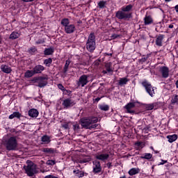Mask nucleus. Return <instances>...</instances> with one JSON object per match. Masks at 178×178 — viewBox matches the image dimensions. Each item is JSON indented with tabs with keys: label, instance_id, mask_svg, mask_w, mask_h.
<instances>
[{
	"label": "nucleus",
	"instance_id": "dca6fc26",
	"mask_svg": "<svg viewBox=\"0 0 178 178\" xmlns=\"http://www.w3.org/2000/svg\"><path fill=\"white\" fill-rule=\"evenodd\" d=\"M28 115L29 116H30V118H33L35 119L38 118V115H40V112H38V110L35 108H31L28 112Z\"/></svg>",
	"mask_w": 178,
	"mask_h": 178
},
{
	"label": "nucleus",
	"instance_id": "aec40b11",
	"mask_svg": "<svg viewBox=\"0 0 178 178\" xmlns=\"http://www.w3.org/2000/svg\"><path fill=\"white\" fill-rule=\"evenodd\" d=\"M163 38L165 36L163 35H159L156 38V45L157 47H162L163 42Z\"/></svg>",
	"mask_w": 178,
	"mask_h": 178
},
{
	"label": "nucleus",
	"instance_id": "a19ab883",
	"mask_svg": "<svg viewBox=\"0 0 178 178\" xmlns=\"http://www.w3.org/2000/svg\"><path fill=\"white\" fill-rule=\"evenodd\" d=\"M55 163H56L55 162V160H49L47 161V165H49L50 166H54V165H55Z\"/></svg>",
	"mask_w": 178,
	"mask_h": 178
},
{
	"label": "nucleus",
	"instance_id": "473e14b6",
	"mask_svg": "<svg viewBox=\"0 0 178 178\" xmlns=\"http://www.w3.org/2000/svg\"><path fill=\"white\" fill-rule=\"evenodd\" d=\"M172 105H178V95H174L171 99Z\"/></svg>",
	"mask_w": 178,
	"mask_h": 178
},
{
	"label": "nucleus",
	"instance_id": "a878e982",
	"mask_svg": "<svg viewBox=\"0 0 178 178\" xmlns=\"http://www.w3.org/2000/svg\"><path fill=\"white\" fill-rule=\"evenodd\" d=\"M128 173L129 176H134V175H138V173H140V168H133L129 170Z\"/></svg>",
	"mask_w": 178,
	"mask_h": 178
},
{
	"label": "nucleus",
	"instance_id": "0e129e2a",
	"mask_svg": "<svg viewBox=\"0 0 178 178\" xmlns=\"http://www.w3.org/2000/svg\"><path fill=\"white\" fill-rule=\"evenodd\" d=\"M165 2H170V1H172V0H165Z\"/></svg>",
	"mask_w": 178,
	"mask_h": 178
},
{
	"label": "nucleus",
	"instance_id": "b1692460",
	"mask_svg": "<svg viewBox=\"0 0 178 178\" xmlns=\"http://www.w3.org/2000/svg\"><path fill=\"white\" fill-rule=\"evenodd\" d=\"M73 173H74L76 177L81 178L84 177V175L87 176L88 173H86L84 171H81L80 170H74Z\"/></svg>",
	"mask_w": 178,
	"mask_h": 178
},
{
	"label": "nucleus",
	"instance_id": "5701e85b",
	"mask_svg": "<svg viewBox=\"0 0 178 178\" xmlns=\"http://www.w3.org/2000/svg\"><path fill=\"white\" fill-rule=\"evenodd\" d=\"M70 63H72V60H70V59H67L65 61V64L63 70V73H64V74H66V73H67L69 70V66H70Z\"/></svg>",
	"mask_w": 178,
	"mask_h": 178
},
{
	"label": "nucleus",
	"instance_id": "5fc2aeb1",
	"mask_svg": "<svg viewBox=\"0 0 178 178\" xmlns=\"http://www.w3.org/2000/svg\"><path fill=\"white\" fill-rule=\"evenodd\" d=\"M95 101L96 102H99V101H101V97H97V98H96V99H95Z\"/></svg>",
	"mask_w": 178,
	"mask_h": 178
},
{
	"label": "nucleus",
	"instance_id": "2eb2a0df",
	"mask_svg": "<svg viewBox=\"0 0 178 178\" xmlns=\"http://www.w3.org/2000/svg\"><path fill=\"white\" fill-rule=\"evenodd\" d=\"M136 107V102H129L127 105H125L124 108L127 109L128 113H135L136 111L133 109V108Z\"/></svg>",
	"mask_w": 178,
	"mask_h": 178
},
{
	"label": "nucleus",
	"instance_id": "423d86ee",
	"mask_svg": "<svg viewBox=\"0 0 178 178\" xmlns=\"http://www.w3.org/2000/svg\"><path fill=\"white\" fill-rule=\"evenodd\" d=\"M25 173L27 174V176L29 177H33V175L38 173V170H37V165L33 162H30L27 165L24 166Z\"/></svg>",
	"mask_w": 178,
	"mask_h": 178
},
{
	"label": "nucleus",
	"instance_id": "4c0bfd02",
	"mask_svg": "<svg viewBox=\"0 0 178 178\" xmlns=\"http://www.w3.org/2000/svg\"><path fill=\"white\" fill-rule=\"evenodd\" d=\"M99 109L101 111H104L105 112L109 111V106L108 105H101L99 106Z\"/></svg>",
	"mask_w": 178,
	"mask_h": 178
},
{
	"label": "nucleus",
	"instance_id": "72a5a7b5",
	"mask_svg": "<svg viewBox=\"0 0 178 178\" xmlns=\"http://www.w3.org/2000/svg\"><path fill=\"white\" fill-rule=\"evenodd\" d=\"M97 6L99 9H105V8H106V1H100L99 3H97Z\"/></svg>",
	"mask_w": 178,
	"mask_h": 178
},
{
	"label": "nucleus",
	"instance_id": "4468645a",
	"mask_svg": "<svg viewBox=\"0 0 178 178\" xmlns=\"http://www.w3.org/2000/svg\"><path fill=\"white\" fill-rule=\"evenodd\" d=\"M95 159L98 161H102V162H105V161H107V159H109V154L108 153H97L95 155Z\"/></svg>",
	"mask_w": 178,
	"mask_h": 178
},
{
	"label": "nucleus",
	"instance_id": "9d476101",
	"mask_svg": "<svg viewBox=\"0 0 178 178\" xmlns=\"http://www.w3.org/2000/svg\"><path fill=\"white\" fill-rule=\"evenodd\" d=\"M93 166H92V172L95 175L98 173H101L102 172V167L101 166V162L98 160H95L92 161Z\"/></svg>",
	"mask_w": 178,
	"mask_h": 178
},
{
	"label": "nucleus",
	"instance_id": "13d9d810",
	"mask_svg": "<svg viewBox=\"0 0 178 178\" xmlns=\"http://www.w3.org/2000/svg\"><path fill=\"white\" fill-rule=\"evenodd\" d=\"M2 41H3L2 36L0 35V45H1V44H2Z\"/></svg>",
	"mask_w": 178,
	"mask_h": 178
},
{
	"label": "nucleus",
	"instance_id": "f704fd0d",
	"mask_svg": "<svg viewBox=\"0 0 178 178\" xmlns=\"http://www.w3.org/2000/svg\"><path fill=\"white\" fill-rule=\"evenodd\" d=\"M44 65H45V66H47V67H50L51 65H52V59L51 58L45 59L44 60Z\"/></svg>",
	"mask_w": 178,
	"mask_h": 178
},
{
	"label": "nucleus",
	"instance_id": "e433bc0d",
	"mask_svg": "<svg viewBox=\"0 0 178 178\" xmlns=\"http://www.w3.org/2000/svg\"><path fill=\"white\" fill-rule=\"evenodd\" d=\"M149 56H151V54H147L146 56H144L142 58L139 60L140 63H144L145 62H147Z\"/></svg>",
	"mask_w": 178,
	"mask_h": 178
},
{
	"label": "nucleus",
	"instance_id": "3c124183",
	"mask_svg": "<svg viewBox=\"0 0 178 178\" xmlns=\"http://www.w3.org/2000/svg\"><path fill=\"white\" fill-rule=\"evenodd\" d=\"M9 119L12 120V119H15V115L13 114L10 115L8 117Z\"/></svg>",
	"mask_w": 178,
	"mask_h": 178
},
{
	"label": "nucleus",
	"instance_id": "ea45409f",
	"mask_svg": "<svg viewBox=\"0 0 178 178\" xmlns=\"http://www.w3.org/2000/svg\"><path fill=\"white\" fill-rule=\"evenodd\" d=\"M13 115H14V118H17V119H20V118H22V114L19 112H14L13 113Z\"/></svg>",
	"mask_w": 178,
	"mask_h": 178
},
{
	"label": "nucleus",
	"instance_id": "c756f323",
	"mask_svg": "<svg viewBox=\"0 0 178 178\" xmlns=\"http://www.w3.org/2000/svg\"><path fill=\"white\" fill-rule=\"evenodd\" d=\"M41 141L43 143V144H49V143H51V138L47 135H44L41 138Z\"/></svg>",
	"mask_w": 178,
	"mask_h": 178
},
{
	"label": "nucleus",
	"instance_id": "412c9836",
	"mask_svg": "<svg viewBox=\"0 0 178 178\" xmlns=\"http://www.w3.org/2000/svg\"><path fill=\"white\" fill-rule=\"evenodd\" d=\"M91 156H86L85 157H83V159H81V157L77 159V163H87L90 161H91Z\"/></svg>",
	"mask_w": 178,
	"mask_h": 178
},
{
	"label": "nucleus",
	"instance_id": "052dcab7",
	"mask_svg": "<svg viewBox=\"0 0 178 178\" xmlns=\"http://www.w3.org/2000/svg\"><path fill=\"white\" fill-rule=\"evenodd\" d=\"M150 149H152V151L155 150V149H154V147H152V146L150 147Z\"/></svg>",
	"mask_w": 178,
	"mask_h": 178
},
{
	"label": "nucleus",
	"instance_id": "f257e3e1",
	"mask_svg": "<svg viewBox=\"0 0 178 178\" xmlns=\"http://www.w3.org/2000/svg\"><path fill=\"white\" fill-rule=\"evenodd\" d=\"M133 9V5L129 4L127 6H122L121 10H118L115 13V17L119 20H129L133 17V13H130Z\"/></svg>",
	"mask_w": 178,
	"mask_h": 178
},
{
	"label": "nucleus",
	"instance_id": "c9c22d12",
	"mask_svg": "<svg viewBox=\"0 0 178 178\" xmlns=\"http://www.w3.org/2000/svg\"><path fill=\"white\" fill-rule=\"evenodd\" d=\"M141 159L149 160L152 158V154L151 153H145L144 156H140Z\"/></svg>",
	"mask_w": 178,
	"mask_h": 178
},
{
	"label": "nucleus",
	"instance_id": "de8ad7c7",
	"mask_svg": "<svg viewBox=\"0 0 178 178\" xmlns=\"http://www.w3.org/2000/svg\"><path fill=\"white\" fill-rule=\"evenodd\" d=\"M62 127H63V129H65V130H66V129H69V124L68 123L63 124Z\"/></svg>",
	"mask_w": 178,
	"mask_h": 178
},
{
	"label": "nucleus",
	"instance_id": "58836bf2",
	"mask_svg": "<svg viewBox=\"0 0 178 178\" xmlns=\"http://www.w3.org/2000/svg\"><path fill=\"white\" fill-rule=\"evenodd\" d=\"M28 52L33 55V54H35V52H37V48H35V47H32L29 49Z\"/></svg>",
	"mask_w": 178,
	"mask_h": 178
},
{
	"label": "nucleus",
	"instance_id": "0eeeda50",
	"mask_svg": "<svg viewBox=\"0 0 178 178\" xmlns=\"http://www.w3.org/2000/svg\"><path fill=\"white\" fill-rule=\"evenodd\" d=\"M142 86L145 89L146 92L150 97H154L155 95V90H154V87L151 85L149 82H148L147 80H145L142 82Z\"/></svg>",
	"mask_w": 178,
	"mask_h": 178
},
{
	"label": "nucleus",
	"instance_id": "c03bdc74",
	"mask_svg": "<svg viewBox=\"0 0 178 178\" xmlns=\"http://www.w3.org/2000/svg\"><path fill=\"white\" fill-rule=\"evenodd\" d=\"M135 145H136V147H138V148H143L144 147V145L143 144V142H136L135 143Z\"/></svg>",
	"mask_w": 178,
	"mask_h": 178
},
{
	"label": "nucleus",
	"instance_id": "bf43d9fd",
	"mask_svg": "<svg viewBox=\"0 0 178 178\" xmlns=\"http://www.w3.org/2000/svg\"><path fill=\"white\" fill-rule=\"evenodd\" d=\"M77 23H78L79 24H81V23H83V22H82L81 20H79V21L77 22Z\"/></svg>",
	"mask_w": 178,
	"mask_h": 178
},
{
	"label": "nucleus",
	"instance_id": "09e8293b",
	"mask_svg": "<svg viewBox=\"0 0 178 178\" xmlns=\"http://www.w3.org/2000/svg\"><path fill=\"white\" fill-rule=\"evenodd\" d=\"M168 161L166 160H161V162L159 163V165H165V163H167Z\"/></svg>",
	"mask_w": 178,
	"mask_h": 178
},
{
	"label": "nucleus",
	"instance_id": "37998d69",
	"mask_svg": "<svg viewBox=\"0 0 178 178\" xmlns=\"http://www.w3.org/2000/svg\"><path fill=\"white\" fill-rule=\"evenodd\" d=\"M57 87L59 90H61V91H63V92H64L65 90V86H63V85H62V83L57 84Z\"/></svg>",
	"mask_w": 178,
	"mask_h": 178
},
{
	"label": "nucleus",
	"instance_id": "bb28decb",
	"mask_svg": "<svg viewBox=\"0 0 178 178\" xmlns=\"http://www.w3.org/2000/svg\"><path fill=\"white\" fill-rule=\"evenodd\" d=\"M106 70H103L102 73L104 74H106V73H112L113 70H112V68H111V63H108L105 65Z\"/></svg>",
	"mask_w": 178,
	"mask_h": 178
},
{
	"label": "nucleus",
	"instance_id": "f03ea898",
	"mask_svg": "<svg viewBox=\"0 0 178 178\" xmlns=\"http://www.w3.org/2000/svg\"><path fill=\"white\" fill-rule=\"evenodd\" d=\"M83 129L91 130V129H97L98 124V118H83L79 121Z\"/></svg>",
	"mask_w": 178,
	"mask_h": 178
},
{
	"label": "nucleus",
	"instance_id": "9b49d317",
	"mask_svg": "<svg viewBox=\"0 0 178 178\" xmlns=\"http://www.w3.org/2000/svg\"><path fill=\"white\" fill-rule=\"evenodd\" d=\"M62 105L65 109H69V108L74 106V105H76V102L74 100L72 99V98H67L63 101Z\"/></svg>",
	"mask_w": 178,
	"mask_h": 178
},
{
	"label": "nucleus",
	"instance_id": "ddd939ff",
	"mask_svg": "<svg viewBox=\"0 0 178 178\" xmlns=\"http://www.w3.org/2000/svg\"><path fill=\"white\" fill-rule=\"evenodd\" d=\"M161 103L159 102H154L152 104H145V107L146 111H152V109H158L160 108Z\"/></svg>",
	"mask_w": 178,
	"mask_h": 178
},
{
	"label": "nucleus",
	"instance_id": "6e6552de",
	"mask_svg": "<svg viewBox=\"0 0 178 178\" xmlns=\"http://www.w3.org/2000/svg\"><path fill=\"white\" fill-rule=\"evenodd\" d=\"M88 77H90V75L88 74H83L81 76L76 83L78 87H84L85 86H87L89 83Z\"/></svg>",
	"mask_w": 178,
	"mask_h": 178
},
{
	"label": "nucleus",
	"instance_id": "680f3d73",
	"mask_svg": "<svg viewBox=\"0 0 178 178\" xmlns=\"http://www.w3.org/2000/svg\"><path fill=\"white\" fill-rule=\"evenodd\" d=\"M154 151V154H158V150H153Z\"/></svg>",
	"mask_w": 178,
	"mask_h": 178
},
{
	"label": "nucleus",
	"instance_id": "393cba45",
	"mask_svg": "<svg viewBox=\"0 0 178 178\" xmlns=\"http://www.w3.org/2000/svg\"><path fill=\"white\" fill-rule=\"evenodd\" d=\"M54 52H55V48H54V47H50L49 48H46L44 51V54L46 56L54 55Z\"/></svg>",
	"mask_w": 178,
	"mask_h": 178
},
{
	"label": "nucleus",
	"instance_id": "39448f33",
	"mask_svg": "<svg viewBox=\"0 0 178 178\" xmlns=\"http://www.w3.org/2000/svg\"><path fill=\"white\" fill-rule=\"evenodd\" d=\"M95 34L94 33H90L88 40L86 42V49L88 52H94L95 51Z\"/></svg>",
	"mask_w": 178,
	"mask_h": 178
},
{
	"label": "nucleus",
	"instance_id": "603ef678",
	"mask_svg": "<svg viewBox=\"0 0 178 178\" xmlns=\"http://www.w3.org/2000/svg\"><path fill=\"white\" fill-rule=\"evenodd\" d=\"M174 8H175V12H176L177 13H178V4L176 5Z\"/></svg>",
	"mask_w": 178,
	"mask_h": 178
},
{
	"label": "nucleus",
	"instance_id": "f8f14e48",
	"mask_svg": "<svg viewBox=\"0 0 178 178\" xmlns=\"http://www.w3.org/2000/svg\"><path fill=\"white\" fill-rule=\"evenodd\" d=\"M159 72L162 74L163 79H168L169 77V68L166 66H159Z\"/></svg>",
	"mask_w": 178,
	"mask_h": 178
},
{
	"label": "nucleus",
	"instance_id": "f3484780",
	"mask_svg": "<svg viewBox=\"0 0 178 178\" xmlns=\"http://www.w3.org/2000/svg\"><path fill=\"white\" fill-rule=\"evenodd\" d=\"M0 69L3 73H6V74L12 73V67H9L8 65H1Z\"/></svg>",
	"mask_w": 178,
	"mask_h": 178
},
{
	"label": "nucleus",
	"instance_id": "a211bd4d",
	"mask_svg": "<svg viewBox=\"0 0 178 178\" xmlns=\"http://www.w3.org/2000/svg\"><path fill=\"white\" fill-rule=\"evenodd\" d=\"M45 70V67L38 65L33 67V72L35 74H39L40 73H42Z\"/></svg>",
	"mask_w": 178,
	"mask_h": 178
},
{
	"label": "nucleus",
	"instance_id": "7ed1b4c3",
	"mask_svg": "<svg viewBox=\"0 0 178 178\" xmlns=\"http://www.w3.org/2000/svg\"><path fill=\"white\" fill-rule=\"evenodd\" d=\"M3 144L7 151H16L17 149L18 144L16 136H11L6 139Z\"/></svg>",
	"mask_w": 178,
	"mask_h": 178
},
{
	"label": "nucleus",
	"instance_id": "8fccbe9b",
	"mask_svg": "<svg viewBox=\"0 0 178 178\" xmlns=\"http://www.w3.org/2000/svg\"><path fill=\"white\" fill-rule=\"evenodd\" d=\"M44 43V41H42V40H39L38 41H36L35 44H43Z\"/></svg>",
	"mask_w": 178,
	"mask_h": 178
},
{
	"label": "nucleus",
	"instance_id": "4d7b16f0",
	"mask_svg": "<svg viewBox=\"0 0 178 178\" xmlns=\"http://www.w3.org/2000/svg\"><path fill=\"white\" fill-rule=\"evenodd\" d=\"M107 166L108 168H111V166H112V163H107Z\"/></svg>",
	"mask_w": 178,
	"mask_h": 178
},
{
	"label": "nucleus",
	"instance_id": "1a4fd4ad",
	"mask_svg": "<svg viewBox=\"0 0 178 178\" xmlns=\"http://www.w3.org/2000/svg\"><path fill=\"white\" fill-rule=\"evenodd\" d=\"M35 83H38V87L42 88L48 84V77L47 76H40L34 80Z\"/></svg>",
	"mask_w": 178,
	"mask_h": 178
},
{
	"label": "nucleus",
	"instance_id": "2f4dec72",
	"mask_svg": "<svg viewBox=\"0 0 178 178\" xmlns=\"http://www.w3.org/2000/svg\"><path fill=\"white\" fill-rule=\"evenodd\" d=\"M167 138L170 143H175L177 140V135H170L167 136Z\"/></svg>",
	"mask_w": 178,
	"mask_h": 178
},
{
	"label": "nucleus",
	"instance_id": "c85d7f7f",
	"mask_svg": "<svg viewBox=\"0 0 178 178\" xmlns=\"http://www.w3.org/2000/svg\"><path fill=\"white\" fill-rule=\"evenodd\" d=\"M20 37V33L13 31L10 35V40H16Z\"/></svg>",
	"mask_w": 178,
	"mask_h": 178
},
{
	"label": "nucleus",
	"instance_id": "864d4df0",
	"mask_svg": "<svg viewBox=\"0 0 178 178\" xmlns=\"http://www.w3.org/2000/svg\"><path fill=\"white\" fill-rule=\"evenodd\" d=\"M23 2H33L34 0H22Z\"/></svg>",
	"mask_w": 178,
	"mask_h": 178
},
{
	"label": "nucleus",
	"instance_id": "6e6d98bb",
	"mask_svg": "<svg viewBox=\"0 0 178 178\" xmlns=\"http://www.w3.org/2000/svg\"><path fill=\"white\" fill-rule=\"evenodd\" d=\"M174 26H173V24H171L168 26V28L169 29H173Z\"/></svg>",
	"mask_w": 178,
	"mask_h": 178
},
{
	"label": "nucleus",
	"instance_id": "cd10ccee",
	"mask_svg": "<svg viewBox=\"0 0 178 178\" xmlns=\"http://www.w3.org/2000/svg\"><path fill=\"white\" fill-rule=\"evenodd\" d=\"M42 152H44V154H49V155H52V154H55V149L45 147L42 149Z\"/></svg>",
	"mask_w": 178,
	"mask_h": 178
},
{
	"label": "nucleus",
	"instance_id": "6ab92c4d",
	"mask_svg": "<svg viewBox=\"0 0 178 178\" xmlns=\"http://www.w3.org/2000/svg\"><path fill=\"white\" fill-rule=\"evenodd\" d=\"M154 23V19L151 15H145L144 17V24L145 26H149V24H152Z\"/></svg>",
	"mask_w": 178,
	"mask_h": 178
},
{
	"label": "nucleus",
	"instance_id": "e2e57ef3",
	"mask_svg": "<svg viewBox=\"0 0 178 178\" xmlns=\"http://www.w3.org/2000/svg\"><path fill=\"white\" fill-rule=\"evenodd\" d=\"M120 178H126V175H123L122 177H120Z\"/></svg>",
	"mask_w": 178,
	"mask_h": 178
},
{
	"label": "nucleus",
	"instance_id": "4be33fe9",
	"mask_svg": "<svg viewBox=\"0 0 178 178\" xmlns=\"http://www.w3.org/2000/svg\"><path fill=\"white\" fill-rule=\"evenodd\" d=\"M129 81H130V80L127 77L120 78L118 80V85L122 87L123 86H126Z\"/></svg>",
	"mask_w": 178,
	"mask_h": 178
},
{
	"label": "nucleus",
	"instance_id": "79ce46f5",
	"mask_svg": "<svg viewBox=\"0 0 178 178\" xmlns=\"http://www.w3.org/2000/svg\"><path fill=\"white\" fill-rule=\"evenodd\" d=\"M73 129L74 131H79V130H80V125L79 124H75L73 125Z\"/></svg>",
	"mask_w": 178,
	"mask_h": 178
},
{
	"label": "nucleus",
	"instance_id": "7c9ffc66",
	"mask_svg": "<svg viewBox=\"0 0 178 178\" xmlns=\"http://www.w3.org/2000/svg\"><path fill=\"white\" fill-rule=\"evenodd\" d=\"M34 74H35V73L34 72V70H27L25 73H24V77H26V79H30V77H33V76H34Z\"/></svg>",
	"mask_w": 178,
	"mask_h": 178
},
{
	"label": "nucleus",
	"instance_id": "69168bd1",
	"mask_svg": "<svg viewBox=\"0 0 178 178\" xmlns=\"http://www.w3.org/2000/svg\"><path fill=\"white\" fill-rule=\"evenodd\" d=\"M109 56H112V54L111 53V54H108Z\"/></svg>",
	"mask_w": 178,
	"mask_h": 178
},
{
	"label": "nucleus",
	"instance_id": "a18cd8bd",
	"mask_svg": "<svg viewBox=\"0 0 178 178\" xmlns=\"http://www.w3.org/2000/svg\"><path fill=\"white\" fill-rule=\"evenodd\" d=\"M118 37H120V35L114 33L111 36V40H116V38H118Z\"/></svg>",
	"mask_w": 178,
	"mask_h": 178
},
{
	"label": "nucleus",
	"instance_id": "49530a36",
	"mask_svg": "<svg viewBox=\"0 0 178 178\" xmlns=\"http://www.w3.org/2000/svg\"><path fill=\"white\" fill-rule=\"evenodd\" d=\"M63 92V94L68 95H70V94H72V91L66 89H65V90Z\"/></svg>",
	"mask_w": 178,
	"mask_h": 178
},
{
	"label": "nucleus",
	"instance_id": "20e7f679",
	"mask_svg": "<svg viewBox=\"0 0 178 178\" xmlns=\"http://www.w3.org/2000/svg\"><path fill=\"white\" fill-rule=\"evenodd\" d=\"M61 24L64 26V30L66 34H73L76 31V26L70 24V21L67 18H64L61 20Z\"/></svg>",
	"mask_w": 178,
	"mask_h": 178
}]
</instances>
